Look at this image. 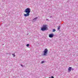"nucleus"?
Listing matches in <instances>:
<instances>
[{
    "instance_id": "obj_2",
    "label": "nucleus",
    "mask_w": 78,
    "mask_h": 78,
    "mask_svg": "<svg viewBox=\"0 0 78 78\" xmlns=\"http://www.w3.org/2000/svg\"><path fill=\"white\" fill-rule=\"evenodd\" d=\"M47 25L44 24L43 25L42 27L41 28V31H45L48 30V28H47Z\"/></svg>"
},
{
    "instance_id": "obj_16",
    "label": "nucleus",
    "mask_w": 78,
    "mask_h": 78,
    "mask_svg": "<svg viewBox=\"0 0 78 78\" xmlns=\"http://www.w3.org/2000/svg\"><path fill=\"white\" fill-rule=\"evenodd\" d=\"M49 78H50V77H49Z\"/></svg>"
},
{
    "instance_id": "obj_3",
    "label": "nucleus",
    "mask_w": 78,
    "mask_h": 78,
    "mask_svg": "<svg viewBox=\"0 0 78 78\" xmlns=\"http://www.w3.org/2000/svg\"><path fill=\"white\" fill-rule=\"evenodd\" d=\"M47 52H48V50H47V48H46L44 51V56H46V55H47Z\"/></svg>"
},
{
    "instance_id": "obj_10",
    "label": "nucleus",
    "mask_w": 78,
    "mask_h": 78,
    "mask_svg": "<svg viewBox=\"0 0 78 78\" xmlns=\"http://www.w3.org/2000/svg\"><path fill=\"white\" fill-rule=\"evenodd\" d=\"M71 70H74V69H73V68H72V67H71Z\"/></svg>"
},
{
    "instance_id": "obj_11",
    "label": "nucleus",
    "mask_w": 78,
    "mask_h": 78,
    "mask_svg": "<svg viewBox=\"0 0 78 78\" xmlns=\"http://www.w3.org/2000/svg\"><path fill=\"white\" fill-rule=\"evenodd\" d=\"M26 46H27V47H29V44H27L26 45Z\"/></svg>"
},
{
    "instance_id": "obj_12",
    "label": "nucleus",
    "mask_w": 78,
    "mask_h": 78,
    "mask_svg": "<svg viewBox=\"0 0 78 78\" xmlns=\"http://www.w3.org/2000/svg\"><path fill=\"white\" fill-rule=\"evenodd\" d=\"M12 55L13 56V57H15V56H16V55L14 54H12Z\"/></svg>"
},
{
    "instance_id": "obj_6",
    "label": "nucleus",
    "mask_w": 78,
    "mask_h": 78,
    "mask_svg": "<svg viewBox=\"0 0 78 78\" xmlns=\"http://www.w3.org/2000/svg\"><path fill=\"white\" fill-rule=\"evenodd\" d=\"M60 28H61V27H60V26H59L58 27V30H59V29H60Z\"/></svg>"
},
{
    "instance_id": "obj_7",
    "label": "nucleus",
    "mask_w": 78,
    "mask_h": 78,
    "mask_svg": "<svg viewBox=\"0 0 78 78\" xmlns=\"http://www.w3.org/2000/svg\"><path fill=\"white\" fill-rule=\"evenodd\" d=\"M55 31H56V30H55V29H54L52 30V31L53 32H55Z\"/></svg>"
},
{
    "instance_id": "obj_14",
    "label": "nucleus",
    "mask_w": 78,
    "mask_h": 78,
    "mask_svg": "<svg viewBox=\"0 0 78 78\" xmlns=\"http://www.w3.org/2000/svg\"><path fill=\"white\" fill-rule=\"evenodd\" d=\"M21 66H22V67H23V65H21Z\"/></svg>"
},
{
    "instance_id": "obj_5",
    "label": "nucleus",
    "mask_w": 78,
    "mask_h": 78,
    "mask_svg": "<svg viewBox=\"0 0 78 78\" xmlns=\"http://www.w3.org/2000/svg\"><path fill=\"white\" fill-rule=\"evenodd\" d=\"M71 69H72V67H69L68 69V70L69 72H71Z\"/></svg>"
},
{
    "instance_id": "obj_1",
    "label": "nucleus",
    "mask_w": 78,
    "mask_h": 78,
    "mask_svg": "<svg viewBox=\"0 0 78 78\" xmlns=\"http://www.w3.org/2000/svg\"><path fill=\"white\" fill-rule=\"evenodd\" d=\"M30 11H31V9L30 8H27L26 9L24 10V12L27 13L26 14H24V16L27 17V16H28L30 15Z\"/></svg>"
},
{
    "instance_id": "obj_13",
    "label": "nucleus",
    "mask_w": 78,
    "mask_h": 78,
    "mask_svg": "<svg viewBox=\"0 0 78 78\" xmlns=\"http://www.w3.org/2000/svg\"><path fill=\"white\" fill-rule=\"evenodd\" d=\"M51 78H54V77H53V76H51Z\"/></svg>"
},
{
    "instance_id": "obj_15",
    "label": "nucleus",
    "mask_w": 78,
    "mask_h": 78,
    "mask_svg": "<svg viewBox=\"0 0 78 78\" xmlns=\"http://www.w3.org/2000/svg\"><path fill=\"white\" fill-rule=\"evenodd\" d=\"M50 17H51V16H50Z\"/></svg>"
},
{
    "instance_id": "obj_8",
    "label": "nucleus",
    "mask_w": 78,
    "mask_h": 78,
    "mask_svg": "<svg viewBox=\"0 0 78 78\" xmlns=\"http://www.w3.org/2000/svg\"><path fill=\"white\" fill-rule=\"evenodd\" d=\"M37 19V18L36 17L34 19H33V20H36Z\"/></svg>"
},
{
    "instance_id": "obj_9",
    "label": "nucleus",
    "mask_w": 78,
    "mask_h": 78,
    "mask_svg": "<svg viewBox=\"0 0 78 78\" xmlns=\"http://www.w3.org/2000/svg\"><path fill=\"white\" fill-rule=\"evenodd\" d=\"M44 62V61H42L41 62V64H43Z\"/></svg>"
},
{
    "instance_id": "obj_4",
    "label": "nucleus",
    "mask_w": 78,
    "mask_h": 78,
    "mask_svg": "<svg viewBox=\"0 0 78 78\" xmlns=\"http://www.w3.org/2000/svg\"><path fill=\"white\" fill-rule=\"evenodd\" d=\"M53 36L54 35H53V34H51L49 35V37H51V38L53 37Z\"/></svg>"
}]
</instances>
